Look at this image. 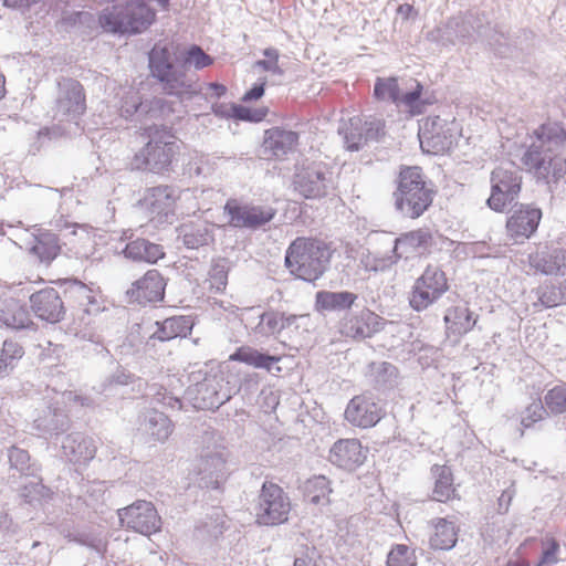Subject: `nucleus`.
I'll list each match as a JSON object with an SVG mask.
<instances>
[{"mask_svg":"<svg viewBox=\"0 0 566 566\" xmlns=\"http://www.w3.org/2000/svg\"><path fill=\"white\" fill-rule=\"evenodd\" d=\"M30 304L34 314L48 323H57L65 315L64 303L53 287H45L33 293L30 296Z\"/></svg>","mask_w":566,"mask_h":566,"instance_id":"393cba45","label":"nucleus"},{"mask_svg":"<svg viewBox=\"0 0 566 566\" xmlns=\"http://www.w3.org/2000/svg\"><path fill=\"white\" fill-rule=\"evenodd\" d=\"M65 537L70 542L86 546L95 552L102 553L106 551V539L101 533L94 531H69Z\"/></svg>","mask_w":566,"mask_h":566,"instance_id":"de8ad7c7","label":"nucleus"},{"mask_svg":"<svg viewBox=\"0 0 566 566\" xmlns=\"http://www.w3.org/2000/svg\"><path fill=\"white\" fill-rule=\"evenodd\" d=\"M432 526L433 533L429 539L432 549L449 551L455 546L458 531L453 522L446 518H436L432 521Z\"/></svg>","mask_w":566,"mask_h":566,"instance_id":"c9c22d12","label":"nucleus"},{"mask_svg":"<svg viewBox=\"0 0 566 566\" xmlns=\"http://www.w3.org/2000/svg\"><path fill=\"white\" fill-rule=\"evenodd\" d=\"M476 321L478 317H473V313L464 305L451 307L444 315L447 331L457 336L470 332L475 326Z\"/></svg>","mask_w":566,"mask_h":566,"instance_id":"e433bc0d","label":"nucleus"},{"mask_svg":"<svg viewBox=\"0 0 566 566\" xmlns=\"http://www.w3.org/2000/svg\"><path fill=\"white\" fill-rule=\"evenodd\" d=\"M357 300L358 295L350 291L322 290L315 294V310L321 314H346L353 310Z\"/></svg>","mask_w":566,"mask_h":566,"instance_id":"c85d7f7f","label":"nucleus"},{"mask_svg":"<svg viewBox=\"0 0 566 566\" xmlns=\"http://www.w3.org/2000/svg\"><path fill=\"white\" fill-rule=\"evenodd\" d=\"M491 195L486 200L488 207L495 212H503L521 191L522 177L517 170L504 166L496 167L491 172Z\"/></svg>","mask_w":566,"mask_h":566,"instance_id":"9d476101","label":"nucleus"},{"mask_svg":"<svg viewBox=\"0 0 566 566\" xmlns=\"http://www.w3.org/2000/svg\"><path fill=\"white\" fill-rule=\"evenodd\" d=\"M165 280L157 270H148L145 275L135 282L126 291V295L133 303L147 304L159 302L165 295Z\"/></svg>","mask_w":566,"mask_h":566,"instance_id":"412c9836","label":"nucleus"},{"mask_svg":"<svg viewBox=\"0 0 566 566\" xmlns=\"http://www.w3.org/2000/svg\"><path fill=\"white\" fill-rule=\"evenodd\" d=\"M61 448L65 459L72 463L85 464L91 461L96 453V446L93 439L80 432L65 436L62 440Z\"/></svg>","mask_w":566,"mask_h":566,"instance_id":"c756f323","label":"nucleus"},{"mask_svg":"<svg viewBox=\"0 0 566 566\" xmlns=\"http://www.w3.org/2000/svg\"><path fill=\"white\" fill-rule=\"evenodd\" d=\"M23 354L24 350L19 343L4 340L0 353V377L7 376Z\"/></svg>","mask_w":566,"mask_h":566,"instance_id":"8fccbe9b","label":"nucleus"},{"mask_svg":"<svg viewBox=\"0 0 566 566\" xmlns=\"http://www.w3.org/2000/svg\"><path fill=\"white\" fill-rule=\"evenodd\" d=\"M546 415V409L542 401H534L522 413L521 424L524 428H530L537 421L542 420Z\"/></svg>","mask_w":566,"mask_h":566,"instance_id":"680f3d73","label":"nucleus"},{"mask_svg":"<svg viewBox=\"0 0 566 566\" xmlns=\"http://www.w3.org/2000/svg\"><path fill=\"white\" fill-rule=\"evenodd\" d=\"M104 327L105 316L99 312V307L83 308L82 314H78L70 324L67 332L80 339L99 346L98 354H108V349L104 346Z\"/></svg>","mask_w":566,"mask_h":566,"instance_id":"6ab92c4d","label":"nucleus"},{"mask_svg":"<svg viewBox=\"0 0 566 566\" xmlns=\"http://www.w3.org/2000/svg\"><path fill=\"white\" fill-rule=\"evenodd\" d=\"M332 251L328 245L316 239L296 238L285 253V266L291 274L314 282L328 269Z\"/></svg>","mask_w":566,"mask_h":566,"instance_id":"20e7f679","label":"nucleus"},{"mask_svg":"<svg viewBox=\"0 0 566 566\" xmlns=\"http://www.w3.org/2000/svg\"><path fill=\"white\" fill-rule=\"evenodd\" d=\"M388 566H416L417 558L415 552L407 545L397 544L387 556Z\"/></svg>","mask_w":566,"mask_h":566,"instance_id":"6e6d98bb","label":"nucleus"},{"mask_svg":"<svg viewBox=\"0 0 566 566\" xmlns=\"http://www.w3.org/2000/svg\"><path fill=\"white\" fill-rule=\"evenodd\" d=\"M193 407L198 409H217L230 399V392L220 375L206 376L187 389Z\"/></svg>","mask_w":566,"mask_h":566,"instance_id":"f3484780","label":"nucleus"},{"mask_svg":"<svg viewBox=\"0 0 566 566\" xmlns=\"http://www.w3.org/2000/svg\"><path fill=\"white\" fill-rule=\"evenodd\" d=\"M384 319L367 307L359 311H349L343 314L338 322V329L343 336L354 339H365L374 336L384 328Z\"/></svg>","mask_w":566,"mask_h":566,"instance_id":"dca6fc26","label":"nucleus"},{"mask_svg":"<svg viewBox=\"0 0 566 566\" xmlns=\"http://www.w3.org/2000/svg\"><path fill=\"white\" fill-rule=\"evenodd\" d=\"M67 293L70 294L71 297L78 302V305L81 306V313L83 308L98 307V304L92 294V290L80 281H74L70 285Z\"/></svg>","mask_w":566,"mask_h":566,"instance_id":"5fc2aeb1","label":"nucleus"},{"mask_svg":"<svg viewBox=\"0 0 566 566\" xmlns=\"http://www.w3.org/2000/svg\"><path fill=\"white\" fill-rule=\"evenodd\" d=\"M176 198V190L172 187L158 186L150 189L147 201L151 213L167 217L174 212Z\"/></svg>","mask_w":566,"mask_h":566,"instance_id":"58836bf2","label":"nucleus"},{"mask_svg":"<svg viewBox=\"0 0 566 566\" xmlns=\"http://www.w3.org/2000/svg\"><path fill=\"white\" fill-rule=\"evenodd\" d=\"M259 317V323L252 329V335L256 339L274 336L286 328L283 313L264 312Z\"/></svg>","mask_w":566,"mask_h":566,"instance_id":"c03bdc74","label":"nucleus"},{"mask_svg":"<svg viewBox=\"0 0 566 566\" xmlns=\"http://www.w3.org/2000/svg\"><path fill=\"white\" fill-rule=\"evenodd\" d=\"M530 266L544 275H566V249L547 247L528 255Z\"/></svg>","mask_w":566,"mask_h":566,"instance_id":"bb28decb","label":"nucleus"},{"mask_svg":"<svg viewBox=\"0 0 566 566\" xmlns=\"http://www.w3.org/2000/svg\"><path fill=\"white\" fill-rule=\"evenodd\" d=\"M384 128L382 119L370 118L364 120L359 116H354L340 124L338 133L343 136L347 150L358 151L368 142L378 140L385 134Z\"/></svg>","mask_w":566,"mask_h":566,"instance_id":"ddd939ff","label":"nucleus"},{"mask_svg":"<svg viewBox=\"0 0 566 566\" xmlns=\"http://www.w3.org/2000/svg\"><path fill=\"white\" fill-rule=\"evenodd\" d=\"M545 403L554 413H563L566 411V388L556 386L548 390L545 395Z\"/></svg>","mask_w":566,"mask_h":566,"instance_id":"13d9d810","label":"nucleus"},{"mask_svg":"<svg viewBox=\"0 0 566 566\" xmlns=\"http://www.w3.org/2000/svg\"><path fill=\"white\" fill-rule=\"evenodd\" d=\"M9 462L12 468L21 473H29L30 470V455L28 451L18 447H11L8 451Z\"/></svg>","mask_w":566,"mask_h":566,"instance_id":"69168bd1","label":"nucleus"},{"mask_svg":"<svg viewBox=\"0 0 566 566\" xmlns=\"http://www.w3.org/2000/svg\"><path fill=\"white\" fill-rule=\"evenodd\" d=\"M253 510L258 524L275 526L287 522L291 501L280 485L265 481L262 484Z\"/></svg>","mask_w":566,"mask_h":566,"instance_id":"6e6552de","label":"nucleus"},{"mask_svg":"<svg viewBox=\"0 0 566 566\" xmlns=\"http://www.w3.org/2000/svg\"><path fill=\"white\" fill-rule=\"evenodd\" d=\"M531 143L521 161L525 169L549 187L564 179L566 192V128L559 122L547 120L530 135Z\"/></svg>","mask_w":566,"mask_h":566,"instance_id":"f257e3e1","label":"nucleus"},{"mask_svg":"<svg viewBox=\"0 0 566 566\" xmlns=\"http://www.w3.org/2000/svg\"><path fill=\"white\" fill-rule=\"evenodd\" d=\"M123 252L127 259L146 263H156L165 256L164 249L160 244L150 242L144 238L129 241Z\"/></svg>","mask_w":566,"mask_h":566,"instance_id":"2f4dec72","label":"nucleus"},{"mask_svg":"<svg viewBox=\"0 0 566 566\" xmlns=\"http://www.w3.org/2000/svg\"><path fill=\"white\" fill-rule=\"evenodd\" d=\"M232 109L233 116L242 120L260 122L266 116L265 108L252 111L244 106L234 105Z\"/></svg>","mask_w":566,"mask_h":566,"instance_id":"774afa93","label":"nucleus"},{"mask_svg":"<svg viewBox=\"0 0 566 566\" xmlns=\"http://www.w3.org/2000/svg\"><path fill=\"white\" fill-rule=\"evenodd\" d=\"M432 245V235L428 229H417L402 233L392 241L390 253L377 260L375 270H385L400 259L408 260L422 253Z\"/></svg>","mask_w":566,"mask_h":566,"instance_id":"9b49d317","label":"nucleus"},{"mask_svg":"<svg viewBox=\"0 0 566 566\" xmlns=\"http://www.w3.org/2000/svg\"><path fill=\"white\" fill-rule=\"evenodd\" d=\"M368 449L358 439H339L329 449L328 460L332 464L348 471L364 464Z\"/></svg>","mask_w":566,"mask_h":566,"instance_id":"4be33fe9","label":"nucleus"},{"mask_svg":"<svg viewBox=\"0 0 566 566\" xmlns=\"http://www.w3.org/2000/svg\"><path fill=\"white\" fill-rule=\"evenodd\" d=\"M157 324V331L153 334V338L160 342H167L177 337H186L191 328L192 321L188 316H172Z\"/></svg>","mask_w":566,"mask_h":566,"instance_id":"f704fd0d","label":"nucleus"},{"mask_svg":"<svg viewBox=\"0 0 566 566\" xmlns=\"http://www.w3.org/2000/svg\"><path fill=\"white\" fill-rule=\"evenodd\" d=\"M179 238L188 249H198L213 241V229L207 222L182 224L179 229Z\"/></svg>","mask_w":566,"mask_h":566,"instance_id":"72a5a7b5","label":"nucleus"},{"mask_svg":"<svg viewBox=\"0 0 566 566\" xmlns=\"http://www.w3.org/2000/svg\"><path fill=\"white\" fill-rule=\"evenodd\" d=\"M136 376L123 367H117L99 385V392L104 395L115 394L119 387L128 386L136 380Z\"/></svg>","mask_w":566,"mask_h":566,"instance_id":"09e8293b","label":"nucleus"},{"mask_svg":"<svg viewBox=\"0 0 566 566\" xmlns=\"http://www.w3.org/2000/svg\"><path fill=\"white\" fill-rule=\"evenodd\" d=\"M408 83L407 91H400L396 105L403 106L412 114H421L424 106L431 104V101L429 97H423L422 85L418 81L411 80Z\"/></svg>","mask_w":566,"mask_h":566,"instance_id":"ea45409f","label":"nucleus"},{"mask_svg":"<svg viewBox=\"0 0 566 566\" xmlns=\"http://www.w3.org/2000/svg\"><path fill=\"white\" fill-rule=\"evenodd\" d=\"M224 213L229 217V224L234 228L255 230L269 223L276 214L270 206L241 205L230 199L224 206Z\"/></svg>","mask_w":566,"mask_h":566,"instance_id":"a211bd4d","label":"nucleus"},{"mask_svg":"<svg viewBox=\"0 0 566 566\" xmlns=\"http://www.w3.org/2000/svg\"><path fill=\"white\" fill-rule=\"evenodd\" d=\"M304 493L310 503L327 505L332 493L331 482L324 475H315L305 482Z\"/></svg>","mask_w":566,"mask_h":566,"instance_id":"a18cd8bd","label":"nucleus"},{"mask_svg":"<svg viewBox=\"0 0 566 566\" xmlns=\"http://www.w3.org/2000/svg\"><path fill=\"white\" fill-rule=\"evenodd\" d=\"M144 430L156 441L164 442L172 432V423L164 412L149 410L145 415Z\"/></svg>","mask_w":566,"mask_h":566,"instance_id":"79ce46f5","label":"nucleus"},{"mask_svg":"<svg viewBox=\"0 0 566 566\" xmlns=\"http://www.w3.org/2000/svg\"><path fill=\"white\" fill-rule=\"evenodd\" d=\"M538 302L544 307H555L566 303V280L558 285L543 284L536 289Z\"/></svg>","mask_w":566,"mask_h":566,"instance_id":"49530a36","label":"nucleus"},{"mask_svg":"<svg viewBox=\"0 0 566 566\" xmlns=\"http://www.w3.org/2000/svg\"><path fill=\"white\" fill-rule=\"evenodd\" d=\"M85 108V95L80 82L72 78L59 82L56 115L76 118L84 113Z\"/></svg>","mask_w":566,"mask_h":566,"instance_id":"b1692460","label":"nucleus"},{"mask_svg":"<svg viewBox=\"0 0 566 566\" xmlns=\"http://www.w3.org/2000/svg\"><path fill=\"white\" fill-rule=\"evenodd\" d=\"M122 116L130 118L139 113L148 112L147 105L140 101L137 93L126 96L120 107Z\"/></svg>","mask_w":566,"mask_h":566,"instance_id":"e2e57ef3","label":"nucleus"},{"mask_svg":"<svg viewBox=\"0 0 566 566\" xmlns=\"http://www.w3.org/2000/svg\"><path fill=\"white\" fill-rule=\"evenodd\" d=\"M120 525L145 536H150L161 528V518L154 504L138 500L117 511Z\"/></svg>","mask_w":566,"mask_h":566,"instance_id":"f8f14e48","label":"nucleus"},{"mask_svg":"<svg viewBox=\"0 0 566 566\" xmlns=\"http://www.w3.org/2000/svg\"><path fill=\"white\" fill-rule=\"evenodd\" d=\"M382 416L379 402L366 394L352 398L345 410V419L353 426L364 429L376 426Z\"/></svg>","mask_w":566,"mask_h":566,"instance_id":"aec40b11","label":"nucleus"},{"mask_svg":"<svg viewBox=\"0 0 566 566\" xmlns=\"http://www.w3.org/2000/svg\"><path fill=\"white\" fill-rule=\"evenodd\" d=\"M298 144V134L281 127H272L264 133L262 153L266 159H282L295 151Z\"/></svg>","mask_w":566,"mask_h":566,"instance_id":"a878e982","label":"nucleus"},{"mask_svg":"<svg viewBox=\"0 0 566 566\" xmlns=\"http://www.w3.org/2000/svg\"><path fill=\"white\" fill-rule=\"evenodd\" d=\"M24 502L33 504L50 496V490L41 481L31 480L21 485L19 491Z\"/></svg>","mask_w":566,"mask_h":566,"instance_id":"4d7b16f0","label":"nucleus"},{"mask_svg":"<svg viewBox=\"0 0 566 566\" xmlns=\"http://www.w3.org/2000/svg\"><path fill=\"white\" fill-rule=\"evenodd\" d=\"M230 359L271 371L273 365L280 361L281 357L261 353L252 347H241L230 356Z\"/></svg>","mask_w":566,"mask_h":566,"instance_id":"37998d69","label":"nucleus"},{"mask_svg":"<svg viewBox=\"0 0 566 566\" xmlns=\"http://www.w3.org/2000/svg\"><path fill=\"white\" fill-rule=\"evenodd\" d=\"M149 69L163 87L164 93L179 99H190L198 94L196 81L185 66L174 65L170 51L166 46L155 45L148 54Z\"/></svg>","mask_w":566,"mask_h":566,"instance_id":"423d86ee","label":"nucleus"},{"mask_svg":"<svg viewBox=\"0 0 566 566\" xmlns=\"http://www.w3.org/2000/svg\"><path fill=\"white\" fill-rule=\"evenodd\" d=\"M472 14L452 17L448 20L442 38L449 42L470 39L473 33H481V25L472 23Z\"/></svg>","mask_w":566,"mask_h":566,"instance_id":"4c0bfd02","label":"nucleus"},{"mask_svg":"<svg viewBox=\"0 0 566 566\" xmlns=\"http://www.w3.org/2000/svg\"><path fill=\"white\" fill-rule=\"evenodd\" d=\"M187 62L192 64L197 70H201L212 64L213 60L210 55L206 54L198 45H192L188 50Z\"/></svg>","mask_w":566,"mask_h":566,"instance_id":"338daca9","label":"nucleus"},{"mask_svg":"<svg viewBox=\"0 0 566 566\" xmlns=\"http://www.w3.org/2000/svg\"><path fill=\"white\" fill-rule=\"evenodd\" d=\"M400 86L396 77H377L374 86V96L379 101L398 102Z\"/></svg>","mask_w":566,"mask_h":566,"instance_id":"603ef678","label":"nucleus"},{"mask_svg":"<svg viewBox=\"0 0 566 566\" xmlns=\"http://www.w3.org/2000/svg\"><path fill=\"white\" fill-rule=\"evenodd\" d=\"M559 543L554 537L542 541V556L536 566H553L558 562Z\"/></svg>","mask_w":566,"mask_h":566,"instance_id":"bf43d9fd","label":"nucleus"},{"mask_svg":"<svg viewBox=\"0 0 566 566\" xmlns=\"http://www.w3.org/2000/svg\"><path fill=\"white\" fill-rule=\"evenodd\" d=\"M198 474L205 486L217 489L227 475V452L224 448L216 447L213 450L209 448L202 452L199 464Z\"/></svg>","mask_w":566,"mask_h":566,"instance_id":"5701e85b","label":"nucleus"},{"mask_svg":"<svg viewBox=\"0 0 566 566\" xmlns=\"http://www.w3.org/2000/svg\"><path fill=\"white\" fill-rule=\"evenodd\" d=\"M431 472L436 479L432 492L433 500L438 502H447L454 497L455 489L453 488V476L451 469L447 465L434 464Z\"/></svg>","mask_w":566,"mask_h":566,"instance_id":"a19ab883","label":"nucleus"},{"mask_svg":"<svg viewBox=\"0 0 566 566\" xmlns=\"http://www.w3.org/2000/svg\"><path fill=\"white\" fill-rule=\"evenodd\" d=\"M27 250L40 262L50 264L61 253V244L55 233L34 227L32 240L28 243Z\"/></svg>","mask_w":566,"mask_h":566,"instance_id":"cd10ccee","label":"nucleus"},{"mask_svg":"<svg viewBox=\"0 0 566 566\" xmlns=\"http://www.w3.org/2000/svg\"><path fill=\"white\" fill-rule=\"evenodd\" d=\"M448 290L446 273L438 265L429 264L409 292V305L413 311L422 312L438 302Z\"/></svg>","mask_w":566,"mask_h":566,"instance_id":"1a4fd4ad","label":"nucleus"},{"mask_svg":"<svg viewBox=\"0 0 566 566\" xmlns=\"http://www.w3.org/2000/svg\"><path fill=\"white\" fill-rule=\"evenodd\" d=\"M229 261L227 259H218L212 262L209 271V282L211 289L222 292L228 284Z\"/></svg>","mask_w":566,"mask_h":566,"instance_id":"864d4df0","label":"nucleus"},{"mask_svg":"<svg viewBox=\"0 0 566 566\" xmlns=\"http://www.w3.org/2000/svg\"><path fill=\"white\" fill-rule=\"evenodd\" d=\"M436 191L418 166L401 168L394 192L395 208L403 217L418 219L432 205Z\"/></svg>","mask_w":566,"mask_h":566,"instance_id":"7ed1b4c3","label":"nucleus"},{"mask_svg":"<svg viewBox=\"0 0 566 566\" xmlns=\"http://www.w3.org/2000/svg\"><path fill=\"white\" fill-rule=\"evenodd\" d=\"M369 375L373 377V381L376 386H391L398 375V369L391 363L378 361L371 363L368 366Z\"/></svg>","mask_w":566,"mask_h":566,"instance_id":"3c124183","label":"nucleus"},{"mask_svg":"<svg viewBox=\"0 0 566 566\" xmlns=\"http://www.w3.org/2000/svg\"><path fill=\"white\" fill-rule=\"evenodd\" d=\"M0 323L12 329H23L32 324L28 310L14 298L2 301Z\"/></svg>","mask_w":566,"mask_h":566,"instance_id":"473e14b6","label":"nucleus"},{"mask_svg":"<svg viewBox=\"0 0 566 566\" xmlns=\"http://www.w3.org/2000/svg\"><path fill=\"white\" fill-rule=\"evenodd\" d=\"M51 226L57 231L70 230V234L78 235L80 240H90V234L84 224L71 223L63 216L51 221Z\"/></svg>","mask_w":566,"mask_h":566,"instance_id":"052dcab7","label":"nucleus"},{"mask_svg":"<svg viewBox=\"0 0 566 566\" xmlns=\"http://www.w3.org/2000/svg\"><path fill=\"white\" fill-rule=\"evenodd\" d=\"M418 137L421 149L433 155L449 150L454 143V135L449 123L440 116H429L422 119Z\"/></svg>","mask_w":566,"mask_h":566,"instance_id":"4468645a","label":"nucleus"},{"mask_svg":"<svg viewBox=\"0 0 566 566\" xmlns=\"http://www.w3.org/2000/svg\"><path fill=\"white\" fill-rule=\"evenodd\" d=\"M33 427L41 437L57 436L69 429L70 420L62 409L46 407L39 411L33 420Z\"/></svg>","mask_w":566,"mask_h":566,"instance_id":"7c9ffc66","label":"nucleus"},{"mask_svg":"<svg viewBox=\"0 0 566 566\" xmlns=\"http://www.w3.org/2000/svg\"><path fill=\"white\" fill-rule=\"evenodd\" d=\"M156 15L147 0H125L105 8L98 22L105 32L137 34L146 31L156 21Z\"/></svg>","mask_w":566,"mask_h":566,"instance_id":"39448f33","label":"nucleus"},{"mask_svg":"<svg viewBox=\"0 0 566 566\" xmlns=\"http://www.w3.org/2000/svg\"><path fill=\"white\" fill-rule=\"evenodd\" d=\"M140 136L146 139V143L134 155L133 168L153 174L169 171L172 160L179 151L171 130L165 126L153 125L144 127Z\"/></svg>","mask_w":566,"mask_h":566,"instance_id":"f03ea898","label":"nucleus"},{"mask_svg":"<svg viewBox=\"0 0 566 566\" xmlns=\"http://www.w3.org/2000/svg\"><path fill=\"white\" fill-rule=\"evenodd\" d=\"M263 53L266 59L256 61L255 66L272 74L283 75V70L279 65V51L274 48H268Z\"/></svg>","mask_w":566,"mask_h":566,"instance_id":"0e129e2a","label":"nucleus"},{"mask_svg":"<svg viewBox=\"0 0 566 566\" xmlns=\"http://www.w3.org/2000/svg\"><path fill=\"white\" fill-rule=\"evenodd\" d=\"M542 210L533 203H515L506 220V234L516 243L530 239L537 230Z\"/></svg>","mask_w":566,"mask_h":566,"instance_id":"2eb2a0df","label":"nucleus"},{"mask_svg":"<svg viewBox=\"0 0 566 566\" xmlns=\"http://www.w3.org/2000/svg\"><path fill=\"white\" fill-rule=\"evenodd\" d=\"M334 167L324 161H312L297 168L293 178L294 190L306 199H321L336 188Z\"/></svg>","mask_w":566,"mask_h":566,"instance_id":"0eeeda50","label":"nucleus"}]
</instances>
